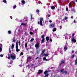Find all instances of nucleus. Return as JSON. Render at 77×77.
Listing matches in <instances>:
<instances>
[{"label":"nucleus","instance_id":"14","mask_svg":"<svg viewBox=\"0 0 77 77\" xmlns=\"http://www.w3.org/2000/svg\"><path fill=\"white\" fill-rule=\"evenodd\" d=\"M67 72L66 71H63V73L62 74H67Z\"/></svg>","mask_w":77,"mask_h":77},{"label":"nucleus","instance_id":"47","mask_svg":"<svg viewBox=\"0 0 77 77\" xmlns=\"http://www.w3.org/2000/svg\"><path fill=\"white\" fill-rule=\"evenodd\" d=\"M64 19H65V20H66V19H67V17H65V18H64Z\"/></svg>","mask_w":77,"mask_h":77},{"label":"nucleus","instance_id":"6","mask_svg":"<svg viewBox=\"0 0 77 77\" xmlns=\"http://www.w3.org/2000/svg\"><path fill=\"white\" fill-rule=\"evenodd\" d=\"M39 42H37V44L35 45V48H39Z\"/></svg>","mask_w":77,"mask_h":77},{"label":"nucleus","instance_id":"25","mask_svg":"<svg viewBox=\"0 0 77 77\" xmlns=\"http://www.w3.org/2000/svg\"><path fill=\"white\" fill-rule=\"evenodd\" d=\"M75 56V55H72V56H71V57L72 59H73L74 58V56Z\"/></svg>","mask_w":77,"mask_h":77},{"label":"nucleus","instance_id":"35","mask_svg":"<svg viewBox=\"0 0 77 77\" xmlns=\"http://www.w3.org/2000/svg\"><path fill=\"white\" fill-rule=\"evenodd\" d=\"M64 69H62L60 70V71H61V72H63V71Z\"/></svg>","mask_w":77,"mask_h":77},{"label":"nucleus","instance_id":"41","mask_svg":"<svg viewBox=\"0 0 77 77\" xmlns=\"http://www.w3.org/2000/svg\"><path fill=\"white\" fill-rule=\"evenodd\" d=\"M23 53L21 52L20 54V55H23Z\"/></svg>","mask_w":77,"mask_h":77},{"label":"nucleus","instance_id":"52","mask_svg":"<svg viewBox=\"0 0 77 77\" xmlns=\"http://www.w3.org/2000/svg\"><path fill=\"white\" fill-rule=\"evenodd\" d=\"M49 22H50V23H52V21H51V20H49Z\"/></svg>","mask_w":77,"mask_h":77},{"label":"nucleus","instance_id":"1","mask_svg":"<svg viewBox=\"0 0 77 77\" xmlns=\"http://www.w3.org/2000/svg\"><path fill=\"white\" fill-rule=\"evenodd\" d=\"M16 45V51H17V52H18V51H19V49H18V41L17 42Z\"/></svg>","mask_w":77,"mask_h":77},{"label":"nucleus","instance_id":"23","mask_svg":"<svg viewBox=\"0 0 77 77\" xmlns=\"http://www.w3.org/2000/svg\"><path fill=\"white\" fill-rule=\"evenodd\" d=\"M48 74H46L44 77H48Z\"/></svg>","mask_w":77,"mask_h":77},{"label":"nucleus","instance_id":"2","mask_svg":"<svg viewBox=\"0 0 77 77\" xmlns=\"http://www.w3.org/2000/svg\"><path fill=\"white\" fill-rule=\"evenodd\" d=\"M10 56L11 59H12V60H14L16 59V56L15 55L14 56L12 54H10Z\"/></svg>","mask_w":77,"mask_h":77},{"label":"nucleus","instance_id":"32","mask_svg":"<svg viewBox=\"0 0 77 77\" xmlns=\"http://www.w3.org/2000/svg\"><path fill=\"white\" fill-rule=\"evenodd\" d=\"M3 2H4V3H6V2H6V0H3Z\"/></svg>","mask_w":77,"mask_h":77},{"label":"nucleus","instance_id":"19","mask_svg":"<svg viewBox=\"0 0 77 77\" xmlns=\"http://www.w3.org/2000/svg\"><path fill=\"white\" fill-rule=\"evenodd\" d=\"M45 49L43 50L42 53V54H43V53H44L45 52Z\"/></svg>","mask_w":77,"mask_h":77},{"label":"nucleus","instance_id":"26","mask_svg":"<svg viewBox=\"0 0 77 77\" xmlns=\"http://www.w3.org/2000/svg\"><path fill=\"white\" fill-rule=\"evenodd\" d=\"M67 48H68L66 46H65V47H64V50H67Z\"/></svg>","mask_w":77,"mask_h":77},{"label":"nucleus","instance_id":"16","mask_svg":"<svg viewBox=\"0 0 77 77\" xmlns=\"http://www.w3.org/2000/svg\"><path fill=\"white\" fill-rule=\"evenodd\" d=\"M21 25H23V26H26V25H27V23H21Z\"/></svg>","mask_w":77,"mask_h":77},{"label":"nucleus","instance_id":"57","mask_svg":"<svg viewBox=\"0 0 77 77\" xmlns=\"http://www.w3.org/2000/svg\"><path fill=\"white\" fill-rule=\"evenodd\" d=\"M71 5V3H69V5Z\"/></svg>","mask_w":77,"mask_h":77},{"label":"nucleus","instance_id":"12","mask_svg":"<svg viewBox=\"0 0 77 77\" xmlns=\"http://www.w3.org/2000/svg\"><path fill=\"white\" fill-rule=\"evenodd\" d=\"M44 41H45V38H43L42 40L41 43H44Z\"/></svg>","mask_w":77,"mask_h":77},{"label":"nucleus","instance_id":"61","mask_svg":"<svg viewBox=\"0 0 77 77\" xmlns=\"http://www.w3.org/2000/svg\"><path fill=\"white\" fill-rule=\"evenodd\" d=\"M73 4H74V5H75V2H73Z\"/></svg>","mask_w":77,"mask_h":77},{"label":"nucleus","instance_id":"34","mask_svg":"<svg viewBox=\"0 0 77 77\" xmlns=\"http://www.w3.org/2000/svg\"><path fill=\"white\" fill-rule=\"evenodd\" d=\"M72 11H73L75 13V12L76 11H75V9L73 8L72 9Z\"/></svg>","mask_w":77,"mask_h":77},{"label":"nucleus","instance_id":"56","mask_svg":"<svg viewBox=\"0 0 77 77\" xmlns=\"http://www.w3.org/2000/svg\"><path fill=\"white\" fill-rule=\"evenodd\" d=\"M32 66H33V65H34V64H32Z\"/></svg>","mask_w":77,"mask_h":77},{"label":"nucleus","instance_id":"33","mask_svg":"<svg viewBox=\"0 0 77 77\" xmlns=\"http://www.w3.org/2000/svg\"><path fill=\"white\" fill-rule=\"evenodd\" d=\"M17 8V6L16 5H14L13 6V9H15V8Z\"/></svg>","mask_w":77,"mask_h":77},{"label":"nucleus","instance_id":"58","mask_svg":"<svg viewBox=\"0 0 77 77\" xmlns=\"http://www.w3.org/2000/svg\"><path fill=\"white\" fill-rule=\"evenodd\" d=\"M60 28H62V26H60Z\"/></svg>","mask_w":77,"mask_h":77},{"label":"nucleus","instance_id":"37","mask_svg":"<svg viewBox=\"0 0 77 77\" xmlns=\"http://www.w3.org/2000/svg\"><path fill=\"white\" fill-rule=\"evenodd\" d=\"M49 60H50V59H46V62H47V61H48Z\"/></svg>","mask_w":77,"mask_h":77},{"label":"nucleus","instance_id":"3","mask_svg":"<svg viewBox=\"0 0 77 77\" xmlns=\"http://www.w3.org/2000/svg\"><path fill=\"white\" fill-rule=\"evenodd\" d=\"M40 25L42 26H43L42 21H43V20H44V19H43V18H40Z\"/></svg>","mask_w":77,"mask_h":77},{"label":"nucleus","instance_id":"44","mask_svg":"<svg viewBox=\"0 0 77 77\" xmlns=\"http://www.w3.org/2000/svg\"><path fill=\"white\" fill-rule=\"evenodd\" d=\"M28 59H32V57H28Z\"/></svg>","mask_w":77,"mask_h":77},{"label":"nucleus","instance_id":"22","mask_svg":"<svg viewBox=\"0 0 77 77\" xmlns=\"http://www.w3.org/2000/svg\"><path fill=\"white\" fill-rule=\"evenodd\" d=\"M55 31H56V29L55 28L53 29V32H55Z\"/></svg>","mask_w":77,"mask_h":77},{"label":"nucleus","instance_id":"11","mask_svg":"<svg viewBox=\"0 0 77 77\" xmlns=\"http://www.w3.org/2000/svg\"><path fill=\"white\" fill-rule=\"evenodd\" d=\"M14 48V44L13 43L11 45V49L12 50H13Z\"/></svg>","mask_w":77,"mask_h":77},{"label":"nucleus","instance_id":"43","mask_svg":"<svg viewBox=\"0 0 77 77\" xmlns=\"http://www.w3.org/2000/svg\"><path fill=\"white\" fill-rule=\"evenodd\" d=\"M38 24H40V22L39 21H38Z\"/></svg>","mask_w":77,"mask_h":77},{"label":"nucleus","instance_id":"8","mask_svg":"<svg viewBox=\"0 0 77 77\" xmlns=\"http://www.w3.org/2000/svg\"><path fill=\"white\" fill-rule=\"evenodd\" d=\"M75 39H75L74 38H72L71 40L72 42H73L74 43L76 42V40Z\"/></svg>","mask_w":77,"mask_h":77},{"label":"nucleus","instance_id":"63","mask_svg":"<svg viewBox=\"0 0 77 77\" xmlns=\"http://www.w3.org/2000/svg\"><path fill=\"white\" fill-rule=\"evenodd\" d=\"M19 45H20V43L19 44Z\"/></svg>","mask_w":77,"mask_h":77},{"label":"nucleus","instance_id":"30","mask_svg":"<svg viewBox=\"0 0 77 77\" xmlns=\"http://www.w3.org/2000/svg\"><path fill=\"white\" fill-rule=\"evenodd\" d=\"M36 12L39 13V10H38V9H37L36 11Z\"/></svg>","mask_w":77,"mask_h":77},{"label":"nucleus","instance_id":"18","mask_svg":"<svg viewBox=\"0 0 77 77\" xmlns=\"http://www.w3.org/2000/svg\"><path fill=\"white\" fill-rule=\"evenodd\" d=\"M43 56H45V57H47L48 56V54H44V55H43Z\"/></svg>","mask_w":77,"mask_h":77},{"label":"nucleus","instance_id":"50","mask_svg":"<svg viewBox=\"0 0 77 77\" xmlns=\"http://www.w3.org/2000/svg\"><path fill=\"white\" fill-rule=\"evenodd\" d=\"M71 18H72V19H73V16H72L71 17Z\"/></svg>","mask_w":77,"mask_h":77},{"label":"nucleus","instance_id":"49","mask_svg":"<svg viewBox=\"0 0 77 77\" xmlns=\"http://www.w3.org/2000/svg\"><path fill=\"white\" fill-rule=\"evenodd\" d=\"M74 33H73L72 34V36H74Z\"/></svg>","mask_w":77,"mask_h":77},{"label":"nucleus","instance_id":"20","mask_svg":"<svg viewBox=\"0 0 77 77\" xmlns=\"http://www.w3.org/2000/svg\"><path fill=\"white\" fill-rule=\"evenodd\" d=\"M22 4H25V1H24V0H22Z\"/></svg>","mask_w":77,"mask_h":77},{"label":"nucleus","instance_id":"64","mask_svg":"<svg viewBox=\"0 0 77 77\" xmlns=\"http://www.w3.org/2000/svg\"><path fill=\"white\" fill-rule=\"evenodd\" d=\"M76 73H77V70L76 72Z\"/></svg>","mask_w":77,"mask_h":77},{"label":"nucleus","instance_id":"4","mask_svg":"<svg viewBox=\"0 0 77 77\" xmlns=\"http://www.w3.org/2000/svg\"><path fill=\"white\" fill-rule=\"evenodd\" d=\"M2 47H3V45L2 44H0V53H1L2 51Z\"/></svg>","mask_w":77,"mask_h":77},{"label":"nucleus","instance_id":"40","mask_svg":"<svg viewBox=\"0 0 77 77\" xmlns=\"http://www.w3.org/2000/svg\"><path fill=\"white\" fill-rule=\"evenodd\" d=\"M0 56L1 57H3V56L2 54H1Z\"/></svg>","mask_w":77,"mask_h":77},{"label":"nucleus","instance_id":"59","mask_svg":"<svg viewBox=\"0 0 77 77\" xmlns=\"http://www.w3.org/2000/svg\"><path fill=\"white\" fill-rule=\"evenodd\" d=\"M38 58H39V57H37L36 58V59H38Z\"/></svg>","mask_w":77,"mask_h":77},{"label":"nucleus","instance_id":"54","mask_svg":"<svg viewBox=\"0 0 77 77\" xmlns=\"http://www.w3.org/2000/svg\"><path fill=\"white\" fill-rule=\"evenodd\" d=\"M72 53H74V51H72Z\"/></svg>","mask_w":77,"mask_h":77},{"label":"nucleus","instance_id":"28","mask_svg":"<svg viewBox=\"0 0 77 77\" xmlns=\"http://www.w3.org/2000/svg\"><path fill=\"white\" fill-rule=\"evenodd\" d=\"M43 60H45V61H46V57H44L43 58Z\"/></svg>","mask_w":77,"mask_h":77},{"label":"nucleus","instance_id":"13","mask_svg":"<svg viewBox=\"0 0 77 77\" xmlns=\"http://www.w3.org/2000/svg\"><path fill=\"white\" fill-rule=\"evenodd\" d=\"M48 72H49L48 71L46 70L44 72V74H47V73H48Z\"/></svg>","mask_w":77,"mask_h":77},{"label":"nucleus","instance_id":"55","mask_svg":"<svg viewBox=\"0 0 77 77\" xmlns=\"http://www.w3.org/2000/svg\"><path fill=\"white\" fill-rule=\"evenodd\" d=\"M63 21H65V20L64 19H63L62 20Z\"/></svg>","mask_w":77,"mask_h":77},{"label":"nucleus","instance_id":"38","mask_svg":"<svg viewBox=\"0 0 77 77\" xmlns=\"http://www.w3.org/2000/svg\"><path fill=\"white\" fill-rule=\"evenodd\" d=\"M36 52L37 54H39V51H37Z\"/></svg>","mask_w":77,"mask_h":77},{"label":"nucleus","instance_id":"9","mask_svg":"<svg viewBox=\"0 0 77 77\" xmlns=\"http://www.w3.org/2000/svg\"><path fill=\"white\" fill-rule=\"evenodd\" d=\"M50 39V38H49V37L47 36L46 37V41L47 42H48V41H49V39Z\"/></svg>","mask_w":77,"mask_h":77},{"label":"nucleus","instance_id":"10","mask_svg":"<svg viewBox=\"0 0 77 77\" xmlns=\"http://www.w3.org/2000/svg\"><path fill=\"white\" fill-rule=\"evenodd\" d=\"M42 71H43L41 69L39 70L38 71V74H41V72H42Z\"/></svg>","mask_w":77,"mask_h":77},{"label":"nucleus","instance_id":"31","mask_svg":"<svg viewBox=\"0 0 77 77\" xmlns=\"http://www.w3.org/2000/svg\"><path fill=\"white\" fill-rule=\"evenodd\" d=\"M29 33L30 35H33V33L32 32H30Z\"/></svg>","mask_w":77,"mask_h":77},{"label":"nucleus","instance_id":"36","mask_svg":"<svg viewBox=\"0 0 77 77\" xmlns=\"http://www.w3.org/2000/svg\"><path fill=\"white\" fill-rule=\"evenodd\" d=\"M16 41V40H15V39H14L13 40V42H15Z\"/></svg>","mask_w":77,"mask_h":77},{"label":"nucleus","instance_id":"17","mask_svg":"<svg viewBox=\"0 0 77 77\" xmlns=\"http://www.w3.org/2000/svg\"><path fill=\"white\" fill-rule=\"evenodd\" d=\"M75 65H77V58H76V59L75 60Z\"/></svg>","mask_w":77,"mask_h":77},{"label":"nucleus","instance_id":"46","mask_svg":"<svg viewBox=\"0 0 77 77\" xmlns=\"http://www.w3.org/2000/svg\"><path fill=\"white\" fill-rule=\"evenodd\" d=\"M8 59H10V57L9 56L8 57Z\"/></svg>","mask_w":77,"mask_h":77},{"label":"nucleus","instance_id":"29","mask_svg":"<svg viewBox=\"0 0 77 77\" xmlns=\"http://www.w3.org/2000/svg\"><path fill=\"white\" fill-rule=\"evenodd\" d=\"M44 37H45V35H42V38H44Z\"/></svg>","mask_w":77,"mask_h":77},{"label":"nucleus","instance_id":"39","mask_svg":"<svg viewBox=\"0 0 77 77\" xmlns=\"http://www.w3.org/2000/svg\"><path fill=\"white\" fill-rule=\"evenodd\" d=\"M66 11H68V8H66Z\"/></svg>","mask_w":77,"mask_h":77},{"label":"nucleus","instance_id":"48","mask_svg":"<svg viewBox=\"0 0 77 77\" xmlns=\"http://www.w3.org/2000/svg\"><path fill=\"white\" fill-rule=\"evenodd\" d=\"M73 22L74 23H75V20H74Z\"/></svg>","mask_w":77,"mask_h":77},{"label":"nucleus","instance_id":"62","mask_svg":"<svg viewBox=\"0 0 77 77\" xmlns=\"http://www.w3.org/2000/svg\"><path fill=\"white\" fill-rule=\"evenodd\" d=\"M75 2H77V0H76L75 1Z\"/></svg>","mask_w":77,"mask_h":77},{"label":"nucleus","instance_id":"24","mask_svg":"<svg viewBox=\"0 0 77 77\" xmlns=\"http://www.w3.org/2000/svg\"><path fill=\"white\" fill-rule=\"evenodd\" d=\"M8 34H11V31L9 30L8 31Z\"/></svg>","mask_w":77,"mask_h":77},{"label":"nucleus","instance_id":"15","mask_svg":"<svg viewBox=\"0 0 77 77\" xmlns=\"http://www.w3.org/2000/svg\"><path fill=\"white\" fill-rule=\"evenodd\" d=\"M51 9L53 10L54 9H55V7H54V6H52L51 7Z\"/></svg>","mask_w":77,"mask_h":77},{"label":"nucleus","instance_id":"7","mask_svg":"<svg viewBox=\"0 0 77 77\" xmlns=\"http://www.w3.org/2000/svg\"><path fill=\"white\" fill-rule=\"evenodd\" d=\"M54 27V25L53 24L49 25V28H53Z\"/></svg>","mask_w":77,"mask_h":77},{"label":"nucleus","instance_id":"27","mask_svg":"<svg viewBox=\"0 0 77 77\" xmlns=\"http://www.w3.org/2000/svg\"><path fill=\"white\" fill-rule=\"evenodd\" d=\"M25 46L26 47H27V43H25Z\"/></svg>","mask_w":77,"mask_h":77},{"label":"nucleus","instance_id":"42","mask_svg":"<svg viewBox=\"0 0 77 77\" xmlns=\"http://www.w3.org/2000/svg\"><path fill=\"white\" fill-rule=\"evenodd\" d=\"M50 41L51 42H52V39L51 38H50Z\"/></svg>","mask_w":77,"mask_h":77},{"label":"nucleus","instance_id":"53","mask_svg":"<svg viewBox=\"0 0 77 77\" xmlns=\"http://www.w3.org/2000/svg\"><path fill=\"white\" fill-rule=\"evenodd\" d=\"M31 20H32V15H31Z\"/></svg>","mask_w":77,"mask_h":77},{"label":"nucleus","instance_id":"21","mask_svg":"<svg viewBox=\"0 0 77 77\" xmlns=\"http://www.w3.org/2000/svg\"><path fill=\"white\" fill-rule=\"evenodd\" d=\"M33 41H34V38H32L31 39L30 41H31V42H33Z\"/></svg>","mask_w":77,"mask_h":77},{"label":"nucleus","instance_id":"51","mask_svg":"<svg viewBox=\"0 0 77 77\" xmlns=\"http://www.w3.org/2000/svg\"><path fill=\"white\" fill-rule=\"evenodd\" d=\"M27 18L26 17H25L24 18V19H27Z\"/></svg>","mask_w":77,"mask_h":77},{"label":"nucleus","instance_id":"45","mask_svg":"<svg viewBox=\"0 0 77 77\" xmlns=\"http://www.w3.org/2000/svg\"><path fill=\"white\" fill-rule=\"evenodd\" d=\"M48 17H50V14H48Z\"/></svg>","mask_w":77,"mask_h":77},{"label":"nucleus","instance_id":"5","mask_svg":"<svg viewBox=\"0 0 77 77\" xmlns=\"http://www.w3.org/2000/svg\"><path fill=\"white\" fill-rule=\"evenodd\" d=\"M61 63L60 64V65H61L62 64H65V60H61Z\"/></svg>","mask_w":77,"mask_h":77},{"label":"nucleus","instance_id":"60","mask_svg":"<svg viewBox=\"0 0 77 77\" xmlns=\"http://www.w3.org/2000/svg\"><path fill=\"white\" fill-rule=\"evenodd\" d=\"M18 43H19V44H20V41L18 42Z\"/></svg>","mask_w":77,"mask_h":77}]
</instances>
